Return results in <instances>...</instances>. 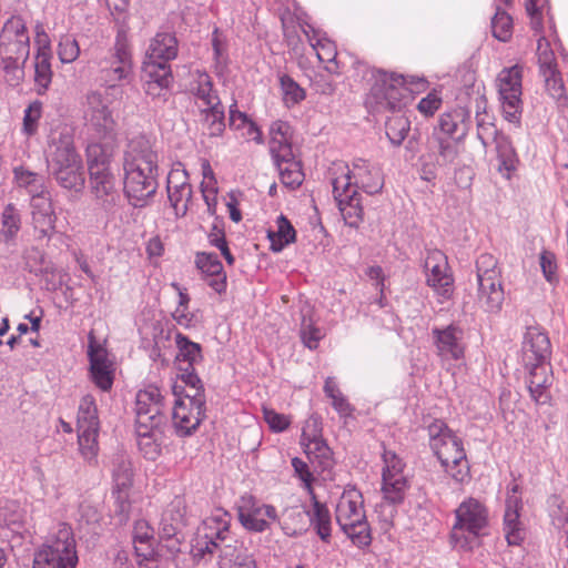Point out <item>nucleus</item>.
I'll list each match as a JSON object with an SVG mask.
<instances>
[{
	"label": "nucleus",
	"mask_w": 568,
	"mask_h": 568,
	"mask_svg": "<svg viewBox=\"0 0 568 568\" xmlns=\"http://www.w3.org/2000/svg\"><path fill=\"white\" fill-rule=\"evenodd\" d=\"M523 508L521 493L517 484H513L507 491L506 509L504 515V532L509 545L518 546L525 539V528L520 521Z\"/></svg>",
	"instance_id": "21"
},
{
	"label": "nucleus",
	"mask_w": 568,
	"mask_h": 568,
	"mask_svg": "<svg viewBox=\"0 0 568 568\" xmlns=\"http://www.w3.org/2000/svg\"><path fill=\"white\" fill-rule=\"evenodd\" d=\"M304 453L312 462H316L323 469L332 466L333 452L324 438L310 442L302 446Z\"/></svg>",
	"instance_id": "53"
},
{
	"label": "nucleus",
	"mask_w": 568,
	"mask_h": 568,
	"mask_svg": "<svg viewBox=\"0 0 568 568\" xmlns=\"http://www.w3.org/2000/svg\"><path fill=\"white\" fill-rule=\"evenodd\" d=\"M537 59L540 70H550L557 68L555 52L550 41L540 36L537 40Z\"/></svg>",
	"instance_id": "63"
},
{
	"label": "nucleus",
	"mask_w": 568,
	"mask_h": 568,
	"mask_svg": "<svg viewBox=\"0 0 568 568\" xmlns=\"http://www.w3.org/2000/svg\"><path fill=\"white\" fill-rule=\"evenodd\" d=\"M488 510L478 499L469 497L455 509L450 541L455 548L471 549L486 534Z\"/></svg>",
	"instance_id": "6"
},
{
	"label": "nucleus",
	"mask_w": 568,
	"mask_h": 568,
	"mask_svg": "<svg viewBox=\"0 0 568 568\" xmlns=\"http://www.w3.org/2000/svg\"><path fill=\"white\" fill-rule=\"evenodd\" d=\"M14 181L19 187L26 189L31 199L50 194L44 186L43 178L23 166L13 169Z\"/></svg>",
	"instance_id": "43"
},
{
	"label": "nucleus",
	"mask_w": 568,
	"mask_h": 568,
	"mask_svg": "<svg viewBox=\"0 0 568 568\" xmlns=\"http://www.w3.org/2000/svg\"><path fill=\"white\" fill-rule=\"evenodd\" d=\"M528 389L531 399L539 405L547 404L550 400L549 386L551 385V376L548 366H530Z\"/></svg>",
	"instance_id": "35"
},
{
	"label": "nucleus",
	"mask_w": 568,
	"mask_h": 568,
	"mask_svg": "<svg viewBox=\"0 0 568 568\" xmlns=\"http://www.w3.org/2000/svg\"><path fill=\"white\" fill-rule=\"evenodd\" d=\"M112 494L121 504L124 505L129 500V490L133 484V470L130 459L124 455H118L112 462Z\"/></svg>",
	"instance_id": "30"
},
{
	"label": "nucleus",
	"mask_w": 568,
	"mask_h": 568,
	"mask_svg": "<svg viewBox=\"0 0 568 568\" xmlns=\"http://www.w3.org/2000/svg\"><path fill=\"white\" fill-rule=\"evenodd\" d=\"M179 369L182 373L180 375L179 382H176L174 385L180 386L179 393L181 394V397L191 399L205 397L203 384L199 376L194 373L193 367H180Z\"/></svg>",
	"instance_id": "47"
},
{
	"label": "nucleus",
	"mask_w": 568,
	"mask_h": 568,
	"mask_svg": "<svg viewBox=\"0 0 568 568\" xmlns=\"http://www.w3.org/2000/svg\"><path fill=\"white\" fill-rule=\"evenodd\" d=\"M80 54V47L71 34L61 36L58 43V57L62 63H72Z\"/></svg>",
	"instance_id": "61"
},
{
	"label": "nucleus",
	"mask_w": 568,
	"mask_h": 568,
	"mask_svg": "<svg viewBox=\"0 0 568 568\" xmlns=\"http://www.w3.org/2000/svg\"><path fill=\"white\" fill-rule=\"evenodd\" d=\"M280 85L284 104L287 108H292L301 103L306 97L305 90L287 74H282L280 77Z\"/></svg>",
	"instance_id": "55"
},
{
	"label": "nucleus",
	"mask_w": 568,
	"mask_h": 568,
	"mask_svg": "<svg viewBox=\"0 0 568 568\" xmlns=\"http://www.w3.org/2000/svg\"><path fill=\"white\" fill-rule=\"evenodd\" d=\"M336 521L342 531L357 547L371 544V530L364 509L362 493L355 487L345 488L335 509Z\"/></svg>",
	"instance_id": "7"
},
{
	"label": "nucleus",
	"mask_w": 568,
	"mask_h": 568,
	"mask_svg": "<svg viewBox=\"0 0 568 568\" xmlns=\"http://www.w3.org/2000/svg\"><path fill=\"white\" fill-rule=\"evenodd\" d=\"M190 91L194 95L199 108L209 104L217 105L219 101H221L216 91L213 89L211 77L205 71L196 70L192 73Z\"/></svg>",
	"instance_id": "37"
},
{
	"label": "nucleus",
	"mask_w": 568,
	"mask_h": 568,
	"mask_svg": "<svg viewBox=\"0 0 568 568\" xmlns=\"http://www.w3.org/2000/svg\"><path fill=\"white\" fill-rule=\"evenodd\" d=\"M84 120L89 130L98 138H111L116 122L106 98L98 91L88 93L84 106Z\"/></svg>",
	"instance_id": "15"
},
{
	"label": "nucleus",
	"mask_w": 568,
	"mask_h": 568,
	"mask_svg": "<svg viewBox=\"0 0 568 568\" xmlns=\"http://www.w3.org/2000/svg\"><path fill=\"white\" fill-rule=\"evenodd\" d=\"M333 195L337 206L349 226H357L363 220V207L359 204L356 189L349 186L347 178H334Z\"/></svg>",
	"instance_id": "22"
},
{
	"label": "nucleus",
	"mask_w": 568,
	"mask_h": 568,
	"mask_svg": "<svg viewBox=\"0 0 568 568\" xmlns=\"http://www.w3.org/2000/svg\"><path fill=\"white\" fill-rule=\"evenodd\" d=\"M211 44L215 71L222 74L229 64V44L226 37L217 28L212 32Z\"/></svg>",
	"instance_id": "52"
},
{
	"label": "nucleus",
	"mask_w": 568,
	"mask_h": 568,
	"mask_svg": "<svg viewBox=\"0 0 568 568\" xmlns=\"http://www.w3.org/2000/svg\"><path fill=\"white\" fill-rule=\"evenodd\" d=\"M123 171L144 174L158 173V154L145 138L134 139L130 142L124 154Z\"/></svg>",
	"instance_id": "20"
},
{
	"label": "nucleus",
	"mask_w": 568,
	"mask_h": 568,
	"mask_svg": "<svg viewBox=\"0 0 568 568\" xmlns=\"http://www.w3.org/2000/svg\"><path fill=\"white\" fill-rule=\"evenodd\" d=\"M338 178H347L349 186L364 191L367 194L379 193L384 186V176L378 165L364 159H356L351 166Z\"/></svg>",
	"instance_id": "18"
},
{
	"label": "nucleus",
	"mask_w": 568,
	"mask_h": 568,
	"mask_svg": "<svg viewBox=\"0 0 568 568\" xmlns=\"http://www.w3.org/2000/svg\"><path fill=\"white\" fill-rule=\"evenodd\" d=\"M429 445L444 470L457 483L469 478V464L462 439L442 420L428 426Z\"/></svg>",
	"instance_id": "4"
},
{
	"label": "nucleus",
	"mask_w": 568,
	"mask_h": 568,
	"mask_svg": "<svg viewBox=\"0 0 568 568\" xmlns=\"http://www.w3.org/2000/svg\"><path fill=\"white\" fill-rule=\"evenodd\" d=\"M30 53V37L24 20L11 16L0 30V64L7 73H16Z\"/></svg>",
	"instance_id": "9"
},
{
	"label": "nucleus",
	"mask_w": 568,
	"mask_h": 568,
	"mask_svg": "<svg viewBox=\"0 0 568 568\" xmlns=\"http://www.w3.org/2000/svg\"><path fill=\"white\" fill-rule=\"evenodd\" d=\"M549 516L554 527L567 536L568 547V503L558 496H552L549 499Z\"/></svg>",
	"instance_id": "54"
},
{
	"label": "nucleus",
	"mask_w": 568,
	"mask_h": 568,
	"mask_svg": "<svg viewBox=\"0 0 568 568\" xmlns=\"http://www.w3.org/2000/svg\"><path fill=\"white\" fill-rule=\"evenodd\" d=\"M291 136V125L287 122L275 121L271 124L268 149L274 161L293 156Z\"/></svg>",
	"instance_id": "32"
},
{
	"label": "nucleus",
	"mask_w": 568,
	"mask_h": 568,
	"mask_svg": "<svg viewBox=\"0 0 568 568\" xmlns=\"http://www.w3.org/2000/svg\"><path fill=\"white\" fill-rule=\"evenodd\" d=\"M31 220L37 240H51L55 233L57 215L52 205L51 196L38 195L31 199Z\"/></svg>",
	"instance_id": "25"
},
{
	"label": "nucleus",
	"mask_w": 568,
	"mask_h": 568,
	"mask_svg": "<svg viewBox=\"0 0 568 568\" xmlns=\"http://www.w3.org/2000/svg\"><path fill=\"white\" fill-rule=\"evenodd\" d=\"M99 430L78 429V444L82 457L88 463L95 462L99 454Z\"/></svg>",
	"instance_id": "56"
},
{
	"label": "nucleus",
	"mask_w": 568,
	"mask_h": 568,
	"mask_svg": "<svg viewBox=\"0 0 568 568\" xmlns=\"http://www.w3.org/2000/svg\"><path fill=\"white\" fill-rule=\"evenodd\" d=\"M382 476H390L394 478L407 477L405 475V463L396 453L384 450Z\"/></svg>",
	"instance_id": "62"
},
{
	"label": "nucleus",
	"mask_w": 568,
	"mask_h": 568,
	"mask_svg": "<svg viewBox=\"0 0 568 568\" xmlns=\"http://www.w3.org/2000/svg\"><path fill=\"white\" fill-rule=\"evenodd\" d=\"M237 515L242 526L253 532H263L270 529L272 523L280 520L274 506L261 503L250 494L240 498Z\"/></svg>",
	"instance_id": "14"
},
{
	"label": "nucleus",
	"mask_w": 568,
	"mask_h": 568,
	"mask_svg": "<svg viewBox=\"0 0 568 568\" xmlns=\"http://www.w3.org/2000/svg\"><path fill=\"white\" fill-rule=\"evenodd\" d=\"M77 427L78 429L88 430L100 429V420L95 399L90 394L84 395L79 403Z\"/></svg>",
	"instance_id": "41"
},
{
	"label": "nucleus",
	"mask_w": 568,
	"mask_h": 568,
	"mask_svg": "<svg viewBox=\"0 0 568 568\" xmlns=\"http://www.w3.org/2000/svg\"><path fill=\"white\" fill-rule=\"evenodd\" d=\"M306 511L298 507H292L284 510L282 520L280 523L283 531L287 536L301 535L306 529Z\"/></svg>",
	"instance_id": "51"
},
{
	"label": "nucleus",
	"mask_w": 568,
	"mask_h": 568,
	"mask_svg": "<svg viewBox=\"0 0 568 568\" xmlns=\"http://www.w3.org/2000/svg\"><path fill=\"white\" fill-rule=\"evenodd\" d=\"M432 149L438 154L437 162L440 165L453 163L458 156L456 138H445L435 131L432 136Z\"/></svg>",
	"instance_id": "48"
},
{
	"label": "nucleus",
	"mask_w": 568,
	"mask_h": 568,
	"mask_svg": "<svg viewBox=\"0 0 568 568\" xmlns=\"http://www.w3.org/2000/svg\"><path fill=\"white\" fill-rule=\"evenodd\" d=\"M231 515L222 509H214L197 528L193 540L191 552L194 558L202 559L206 555H212L215 550H221L230 537Z\"/></svg>",
	"instance_id": "11"
},
{
	"label": "nucleus",
	"mask_w": 568,
	"mask_h": 568,
	"mask_svg": "<svg viewBox=\"0 0 568 568\" xmlns=\"http://www.w3.org/2000/svg\"><path fill=\"white\" fill-rule=\"evenodd\" d=\"M77 542L70 525L59 523L36 551L33 568H77Z\"/></svg>",
	"instance_id": "5"
},
{
	"label": "nucleus",
	"mask_w": 568,
	"mask_h": 568,
	"mask_svg": "<svg viewBox=\"0 0 568 568\" xmlns=\"http://www.w3.org/2000/svg\"><path fill=\"white\" fill-rule=\"evenodd\" d=\"M168 197L175 216L182 217L189 210V203L192 199V186L182 187V190L169 194Z\"/></svg>",
	"instance_id": "64"
},
{
	"label": "nucleus",
	"mask_w": 568,
	"mask_h": 568,
	"mask_svg": "<svg viewBox=\"0 0 568 568\" xmlns=\"http://www.w3.org/2000/svg\"><path fill=\"white\" fill-rule=\"evenodd\" d=\"M202 115L203 126L210 136H220L225 130L224 122V108L219 101V104H209L199 108Z\"/></svg>",
	"instance_id": "45"
},
{
	"label": "nucleus",
	"mask_w": 568,
	"mask_h": 568,
	"mask_svg": "<svg viewBox=\"0 0 568 568\" xmlns=\"http://www.w3.org/2000/svg\"><path fill=\"white\" fill-rule=\"evenodd\" d=\"M100 79L113 89L130 83L133 78V58L128 30L121 27L110 54L99 62Z\"/></svg>",
	"instance_id": "10"
},
{
	"label": "nucleus",
	"mask_w": 568,
	"mask_h": 568,
	"mask_svg": "<svg viewBox=\"0 0 568 568\" xmlns=\"http://www.w3.org/2000/svg\"><path fill=\"white\" fill-rule=\"evenodd\" d=\"M175 343L178 353L175 355V363L180 367H193L201 358V346L197 343L190 341L181 333L175 335Z\"/></svg>",
	"instance_id": "44"
},
{
	"label": "nucleus",
	"mask_w": 568,
	"mask_h": 568,
	"mask_svg": "<svg viewBox=\"0 0 568 568\" xmlns=\"http://www.w3.org/2000/svg\"><path fill=\"white\" fill-rule=\"evenodd\" d=\"M424 267L426 270V281L443 303L449 300L454 292L453 277L448 273V263L442 251H429Z\"/></svg>",
	"instance_id": "17"
},
{
	"label": "nucleus",
	"mask_w": 568,
	"mask_h": 568,
	"mask_svg": "<svg viewBox=\"0 0 568 568\" xmlns=\"http://www.w3.org/2000/svg\"><path fill=\"white\" fill-rule=\"evenodd\" d=\"M47 163L50 174L61 187L75 192L83 189V161L68 129L54 130L49 135Z\"/></svg>",
	"instance_id": "1"
},
{
	"label": "nucleus",
	"mask_w": 568,
	"mask_h": 568,
	"mask_svg": "<svg viewBox=\"0 0 568 568\" xmlns=\"http://www.w3.org/2000/svg\"><path fill=\"white\" fill-rule=\"evenodd\" d=\"M220 568H257L253 556L242 545L226 544L220 550Z\"/></svg>",
	"instance_id": "38"
},
{
	"label": "nucleus",
	"mask_w": 568,
	"mask_h": 568,
	"mask_svg": "<svg viewBox=\"0 0 568 568\" xmlns=\"http://www.w3.org/2000/svg\"><path fill=\"white\" fill-rule=\"evenodd\" d=\"M145 78L144 90L151 97H160L163 90L169 89L173 77L171 65L165 61L156 62L145 60L143 63Z\"/></svg>",
	"instance_id": "29"
},
{
	"label": "nucleus",
	"mask_w": 568,
	"mask_h": 568,
	"mask_svg": "<svg viewBox=\"0 0 568 568\" xmlns=\"http://www.w3.org/2000/svg\"><path fill=\"white\" fill-rule=\"evenodd\" d=\"M304 32L318 60L326 63L325 69L329 73L337 74L339 71L336 62L337 51L335 43L314 29L305 30Z\"/></svg>",
	"instance_id": "33"
},
{
	"label": "nucleus",
	"mask_w": 568,
	"mask_h": 568,
	"mask_svg": "<svg viewBox=\"0 0 568 568\" xmlns=\"http://www.w3.org/2000/svg\"><path fill=\"white\" fill-rule=\"evenodd\" d=\"M88 356L92 382L101 390L111 389L113 385L112 363L108 358L106 349L95 341L92 334L89 335Z\"/></svg>",
	"instance_id": "24"
},
{
	"label": "nucleus",
	"mask_w": 568,
	"mask_h": 568,
	"mask_svg": "<svg viewBox=\"0 0 568 568\" xmlns=\"http://www.w3.org/2000/svg\"><path fill=\"white\" fill-rule=\"evenodd\" d=\"M503 116L510 123H519L523 113V67L504 68L496 79Z\"/></svg>",
	"instance_id": "12"
},
{
	"label": "nucleus",
	"mask_w": 568,
	"mask_h": 568,
	"mask_svg": "<svg viewBox=\"0 0 568 568\" xmlns=\"http://www.w3.org/2000/svg\"><path fill=\"white\" fill-rule=\"evenodd\" d=\"M477 136L485 146L488 144L490 138H493L500 163V171L505 170L509 173L516 169L518 161L517 154L509 139L503 134H499L491 123L485 124L480 119H477Z\"/></svg>",
	"instance_id": "26"
},
{
	"label": "nucleus",
	"mask_w": 568,
	"mask_h": 568,
	"mask_svg": "<svg viewBox=\"0 0 568 568\" xmlns=\"http://www.w3.org/2000/svg\"><path fill=\"white\" fill-rule=\"evenodd\" d=\"M42 112L43 104L39 100L30 102L24 109L21 131L26 136L30 138L37 134Z\"/></svg>",
	"instance_id": "57"
},
{
	"label": "nucleus",
	"mask_w": 568,
	"mask_h": 568,
	"mask_svg": "<svg viewBox=\"0 0 568 568\" xmlns=\"http://www.w3.org/2000/svg\"><path fill=\"white\" fill-rule=\"evenodd\" d=\"M357 72L371 83L366 105L376 112L400 111L409 99V89L403 74L368 68L363 62L356 63Z\"/></svg>",
	"instance_id": "3"
},
{
	"label": "nucleus",
	"mask_w": 568,
	"mask_h": 568,
	"mask_svg": "<svg viewBox=\"0 0 568 568\" xmlns=\"http://www.w3.org/2000/svg\"><path fill=\"white\" fill-rule=\"evenodd\" d=\"M281 178V182L291 187H298L303 180L304 174L302 172V168L300 162H297L293 156H290L287 160H277L274 161Z\"/></svg>",
	"instance_id": "49"
},
{
	"label": "nucleus",
	"mask_w": 568,
	"mask_h": 568,
	"mask_svg": "<svg viewBox=\"0 0 568 568\" xmlns=\"http://www.w3.org/2000/svg\"><path fill=\"white\" fill-rule=\"evenodd\" d=\"M124 194L135 207H142L158 190V173L124 172Z\"/></svg>",
	"instance_id": "27"
},
{
	"label": "nucleus",
	"mask_w": 568,
	"mask_h": 568,
	"mask_svg": "<svg viewBox=\"0 0 568 568\" xmlns=\"http://www.w3.org/2000/svg\"><path fill=\"white\" fill-rule=\"evenodd\" d=\"M310 525L315 529L318 537L328 542L332 535V520L329 509L325 504L320 503L315 495H312V506L306 511Z\"/></svg>",
	"instance_id": "39"
},
{
	"label": "nucleus",
	"mask_w": 568,
	"mask_h": 568,
	"mask_svg": "<svg viewBox=\"0 0 568 568\" xmlns=\"http://www.w3.org/2000/svg\"><path fill=\"white\" fill-rule=\"evenodd\" d=\"M409 488L407 477L394 478L382 476V494L385 501L390 505H399L404 501Z\"/></svg>",
	"instance_id": "46"
},
{
	"label": "nucleus",
	"mask_w": 568,
	"mask_h": 568,
	"mask_svg": "<svg viewBox=\"0 0 568 568\" xmlns=\"http://www.w3.org/2000/svg\"><path fill=\"white\" fill-rule=\"evenodd\" d=\"M162 425H135L138 447L149 460H155L162 452Z\"/></svg>",
	"instance_id": "31"
},
{
	"label": "nucleus",
	"mask_w": 568,
	"mask_h": 568,
	"mask_svg": "<svg viewBox=\"0 0 568 568\" xmlns=\"http://www.w3.org/2000/svg\"><path fill=\"white\" fill-rule=\"evenodd\" d=\"M164 396L155 385L140 389L135 399V425H162L164 416Z\"/></svg>",
	"instance_id": "19"
},
{
	"label": "nucleus",
	"mask_w": 568,
	"mask_h": 568,
	"mask_svg": "<svg viewBox=\"0 0 568 568\" xmlns=\"http://www.w3.org/2000/svg\"><path fill=\"white\" fill-rule=\"evenodd\" d=\"M468 119V111L462 106L444 112L438 120L439 131L437 133L445 138H454L456 134L463 138L467 132Z\"/></svg>",
	"instance_id": "36"
},
{
	"label": "nucleus",
	"mask_w": 568,
	"mask_h": 568,
	"mask_svg": "<svg viewBox=\"0 0 568 568\" xmlns=\"http://www.w3.org/2000/svg\"><path fill=\"white\" fill-rule=\"evenodd\" d=\"M21 229V214L14 204L8 203L1 213L0 241L11 243Z\"/></svg>",
	"instance_id": "42"
},
{
	"label": "nucleus",
	"mask_w": 568,
	"mask_h": 568,
	"mask_svg": "<svg viewBox=\"0 0 568 568\" xmlns=\"http://www.w3.org/2000/svg\"><path fill=\"white\" fill-rule=\"evenodd\" d=\"M432 338L437 355L443 362H462L465 357L466 343L463 328L452 323L443 327L432 328Z\"/></svg>",
	"instance_id": "16"
},
{
	"label": "nucleus",
	"mask_w": 568,
	"mask_h": 568,
	"mask_svg": "<svg viewBox=\"0 0 568 568\" xmlns=\"http://www.w3.org/2000/svg\"><path fill=\"white\" fill-rule=\"evenodd\" d=\"M50 60L45 52L34 57V90L39 95L45 93L52 81Z\"/></svg>",
	"instance_id": "50"
},
{
	"label": "nucleus",
	"mask_w": 568,
	"mask_h": 568,
	"mask_svg": "<svg viewBox=\"0 0 568 568\" xmlns=\"http://www.w3.org/2000/svg\"><path fill=\"white\" fill-rule=\"evenodd\" d=\"M513 18L503 9L497 8L491 19V32L494 38L507 42L513 37Z\"/></svg>",
	"instance_id": "58"
},
{
	"label": "nucleus",
	"mask_w": 568,
	"mask_h": 568,
	"mask_svg": "<svg viewBox=\"0 0 568 568\" xmlns=\"http://www.w3.org/2000/svg\"><path fill=\"white\" fill-rule=\"evenodd\" d=\"M267 239L271 243V250L278 253L284 247L295 242L296 231L287 217L280 214L274 222V226L268 229Z\"/></svg>",
	"instance_id": "40"
},
{
	"label": "nucleus",
	"mask_w": 568,
	"mask_h": 568,
	"mask_svg": "<svg viewBox=\"0 0 568 568\" xmlns=\"http://www.w3.org/2000/svg\"><path fill=\"white\" fill-rule=\"evenodd\" d=\"M113 149L106 143L93 142L87 148L89 186L95 203L106 214H114L121 203L116 178L112 170Z\"/></svg>",
	"instance_id": "2"
},
{
	"label": "nucleus",
	"mask_w": 568,
	"mask_h": 568,
	"mask_svg": "<svg viewBox=\"0 0 568 568\" xmlns=\"http://www.w3.org/2000/svg\"><path fill=\"white\" fill-rule=\"evenodd\" d=\"M550 355L551 345L548 335L538 327H528L523 341L525 366H548Z\"/></svg>",
	"instance_id": "23"
},
{
	"label": "nucleus",
	"mask_w": 568,
	"mask_h": 568,
	"mask_svg": "<svg viewBox=\"0 0 568 568\" xmlns=\"http://www.w3.org/2000/svg\"><path fill=\"white\" fill-rule=\"evenodd\" d=\"M545 78L546 90L548 94L557 101L559 105L566 103L565 87L557 68L550 70H540Z\"/></svg>",
	"instance_id": "60"
},
{
	"label": "nucleus",
	"mask_w": 568,
	"mask_h": 568,
	"mask_svg": "<svg viewBox=\"0 0 568 568\" xmlns=\"http://www.w3.org/2000/svg\"><path fill=\"white\" fill-rule=\"evenodd\" d=\"M178 40L173 33L158 32L150 41L146 60L169 63L178 57Z\"/></svg>",
	"instance_id": "34"
},
{
	"label": "nucleus",
	"mask_w": 568,
	"mask_h": 568,
	"mask_svg": "<svg viewBox=\"0 0 568 568\" xmlns=\"http://www.w3.org/2000/svg\"><path fill=\"white\" fill-rule=\"evenodd\" d=\"M410 130V122L404 115H393L386 122V135L390 143L399 145Z\"/></svg>",
	"instance_id": "59"
},
{
	"label": "nucleus",
	"mask_w": 568,
	"mask_h": 568,
	"mask_svg": "<svg viewBox=\"0 0 568 568\" xmlns=\"http://www.w3.org/2000/svg\"><path fill=\"white\" fill-rule=\"evenodd\" d=\"M195 265L205 283L217 294H223L227 287V277L217 255L207 252L195 254Z\"/></svg>",
	"instance_id": "28"
},
{
	"label": "nucleus",
	"mask_w": 568,
	"mask_h": 568,
	"mask_svg": "<svg viewBox=\"0 0 568 568\" xmlns=\"http://www.w3.org/2000/svg\"><path fill=\"white\" fill-rule=\"evenodd\" d=\"M178 385H173L175 402L172 410V425L178 436L192 435L205 417V397L195 399L181 397Z\"/></svg>",
	"instance_id": "13"
},
{
	"label": "nucleus",
	"mask_w": 568,
	"mask_h": 568,
	"mask_svg": "<svg viewBox=\"0 0 568 568\" xmlns=\"http://www.w3.org/2000/svg\"><path fill=\"white\" fill-rule=\"evenodd\" d=\"M476 304L486 313H498L505 300L501 270L497 258L484 253L476 261Z\"/></svg>",
	"instance_id": "8"
}]
</instances>
